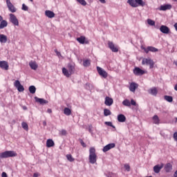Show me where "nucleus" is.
<instances>
[{"mask_svg": "<svg viewBox=\"0 0 177 177\" xmlns=\"http://www.w3.org/2000/svg\"><path fill=\"white\" fill-rule=\"evenodd\" d=\"M0 67L3 70H9V65L6 61H1L0 62Z\"/></svg>", "mask_w": 177, "mask_h": 177, "instance_id": "a211bd4d", "label": "nucleus"}, {"mask_svg": "<svg viewBox=\"0 0 177 177\" xmlns=\"http://www.w3.org/2000/svg\"><path fill=\"white\" fill-rule=\"evenodd\" d=\"M124 168H125L126 171H127L128 172H129V171H131V167L128 164L124 165Z\"/></svg>", "mask_w": 177, "mask_h": 177, "instance_id": "c03bdc74", "label": "nucleus"}, {"mask_svg": "<svg viewBox=\"0 0 177 177\" xmlns=\"http://www.w3.org/2000/svg\"><path fill=\"white\" fill-rule=\"evenodd\" d=\"M170 9H172V6L171 4H166V5H162L160 6L159 10H170Z\"/></svg>", "mask_w": 177, "mask_h": 177, "instance_id": "4468645a", "label": "nucleus"}, {"mask_svg": "<svg viewBox=\"0 0 177 177\" xmlns=\"http://www.w3.org/2000/svg\"><path fill=\"white\" fill-rule=\"evenodd\" d=\"M93 127H92V125H89L88 126V132H90V133H92V132H93Z\"/></svg>", "mask_w": 177, "mask_h": 177, "instance_id": "09e8293b", "label": "nucleus"}, {"mask_svg": "<svg viewBox=\"0 0 177 177\" xmlns=\"http://www.w3.org/2000/svg\"><path fill=\"white\" fill-rule=\"evenodd\" d=\"M14 86H15V88H17L18 92H24V86H23V85H21V84L20 83V81H19V80H16L15 82Z\"/></svg>", "mask_w": 177, "mask_h": 177, "instance_id": "39448f33", "label": "nucleus"}, {"mask_svg": "<svg viewBox=\"0 0 177 177\" xmlns=\"http://www.w3.org/2000/svg\"><path fill=\"white\" fill-rule=\"evenodd\" d=\"M141 49H142L143 50H145V53H148V50H149V47H147V48L142 46Z\"/></svg>", "mask_w": 177, "mask_h": 177, "instance_id": "864d4df0", "label": "nucleus"}, {"mask_svg": "<svg viewBox=\"0 0 177 177\" xmlns=\"http://www.w3.org/2000/svg\"><path fill=\"white\" fill-rule=\"evenodd\" d=\"M47 113H48L49 114H50V113H52V109H48L47 110Z\"/></svg>", "mask_w": 177, "mask_h": 177, "instance_id": "bf43d9fd", "label": "nucleus"}, {"mask_svg": "<svg viewBox=\"0 0 177 177\" xmlns=\"http://www.w3.org/2000/svg\"><path fill=\"white\" fill-rule=\"evenodd\" d=\"M45 15L46 17H48V19H53V17H55V12H53V11L46 10Z\"/></svg>", "mask_w": 177, "mask_h": 177, "instance_id": "aec40b11", "label": "nucleus"}, {"mask_svg": "<svg viewBox=\"0 0 177 177\" xmlns=\"http://www.w3.org/2000/svg\"><path fill=\"white\" fill-rule=\"evenodd\" d=\"M0 42L1 44H6L8 42V36L1 34L0 35Z\"/></svg>", "mask_w": 177, "mask_h": 177, "instance_id": "412c9836", "label": "nucleus"}, {"mask_svg": "<svg viewBox=\"0 0 177 177\" xmlns=\"http://www.w3.org/2000/svg\"><path fill=\"white\" fill-rule=\"evenodd\" d=\"M76 39L79 44H82V45H84V44H85V37H84V36L77 37Z\"/></svg>", "mask_w": 177, "mask_h": 177, "instance_id": "cd10ccee", "label": "nucleus"}, {"mask_svg": "<svg viewBox=\"0 0 177 177\" xmlns=\"http://www.w3.org/2000/svg\"><path fill=\"white\" fill-rule=\"evenodd\" d=\"M164 168V165L161 163L160 165H156L153 167V172L155 174H160L162 169Z\"/></svg>", "mask_w": 177, "mask_h": 177, "instance_id": "1a4fd4ad", "label": "nucleus"}, {"mask_svg": "<svg viewBox=\"0 0 177 177\" xmlns=\"http://www.w3.org/2000/svg\"><path fill=\"white\" fill-rule=\"evenodd\" d=\"M5 27H8V21H6V20H3L1 21L0 24V29L2 30L5 28Z\"/></svg>", "mask_w": 177, "mask_h": 177, "instance_id": "c85d7f7f", "label": "nucleus"}, {"mask_svg": "<svg viewBox=\"0 0 177 177\" xmlns=\"http://www.w3.org/2000/svg\"><path fill=\"white\" fill-rule=\"evenodd\" d=\"M105 125H107L108 127H111L114 129H115V126L113 125V123L111 122H105Z\"/></svg>", "mask_w": 177, "mask_h": 177, "instance_id": "a19ab883", "label": "nucleus"}, {"mask_svg": "<svg viewBox=\"0 0 177 177\" xmlns=\"http://www.w3.org/2000/svg\"><path fill=\"white\" fill-rule=\"evenodd\" d=\"M43 125H44V127H46V121L43 122Z\"/></svg>", "mask_w": 177, "mask_h": 177, "instance_id": "680f3d73", "label": "nucleus"}, {"mask_svg": "<svg viewBox=\"0 0 177 177\" xmlns=\"http://www.w3.org/2000/svg\"><path fill=\"white\" fill-rule=\"evenodd\" d=\"M23 109L24 110H27V106H24Z\"/></svg>", "mask_w": 177, "mask_h": 177, "instance_id": "69168bd1", "label": "nucleus"}, {"mask_svg": "<svg viewBox=\"0 0 177 177\" xmlns=\"http://www.w3.org/2000/svg\"><path fill=\"white\" fill-rule=\"evenodd\" d=\"M160 31L162 34H169V28L165 25H162L160 28Z\"/></svg>", "mask_w": 177, "mask_h": 177, "instance_id": "ddd939ff", "label": "nucleus"}, {"mask_svg": "<svg viewBox=\"0 0 177 177\" xmlns=\"http://www.w3.org/2000/svg\"><path fill=\"white\" fill-rule=\"evenodd\" d=\"M22 10H25V11L28 10V7L26 6V4L24 3L22 4Z\"/></svg>", "mask_w": 177, "mask_h": 177, "instance_id": "49530a36", "label": "nucleus"}, {"mask_svg": "<svg viewBox=\"0 0 177 177\" xmlns=\"http://www.w3.org/2000/svg\"><path fill=\"white\" fill-rule=\"evenodd\" d=\"M136 3H137L138 6H145V5H146V3H145L143 0H136Z\"/></svg>", "mask_w": 177, "mask_h": 177, "instance_id": "2f4dec72", "label": "nucleus"}, {"mask_svg": "<svg viewBox=\"0 0 177 177\" xmlns=\"http://www.w3.org/2000/svg\"><path fill=\"white\" fill-rule=\"evenodd\" d=\"M29 66L32 70H37L38 68V64L35 62H29Z\"/></svg>", "mask_w": 177, "mask_h": 177, "instance_id": "b1692460", "label": "nucleus"}, {"mask_svg": "<svg viewBox=\"0 0 177 177\" xmlns=\"http://www.w3.org/2000/svg\"><path fill=\"white\" fill-rule=\"evenodd\" d=\"M6 5L10 12L12 13H15L16 12L17 9L15 8V6H13L12 2H10V0H6Z\"/></svg>", "mask_w": 177, "mask_h": 177, "instance_id": "423d86ee", "label": "nucleus"}, {"mask_svg": "<svg viewBox=\"0 0 177 177\" xmlns=\"http://www.w3.org/2000/svg\"><path fill=\"white\" fill-rule=\"evenodd\" d=\"M91 88H92V84H88V83H87V84H86V89H91Z\"/></svg>", "mask_w": 177, "mask_h": 177, "instance_id": "de8ad7c7", "label": "nucleus"}, {"mask_svg": "<svg viewBox=\"0 0 177 177\" xmlns=\"http://www.w3.org/2000/svg\"><path fill=\"white\" fill-rule=\"evenodd\" d=\"M146 72L142 69H140V68L139 67H136L134 69H133V74L135 75H138V76H140V75H143V74H145Z\"/></svg>", "mask_w": 177, "mask_h": 177, "instance_id": "6e6552de", "label": "nucleus"}, {"mask_svg": "<svg viewBox=\"0 0 177 177\" xmlns=\"http://www.w3.org/2000/svg\"><path fill=\"white\" fill-rule=\"evenodd\" d=\"M118 121L119 122H125V121H127V118L125 117V115L120 114L118 115Z\"/></svg>", "mask_w": 177, "mask_h": 177, "instance_id": "5701e85b", "label": "nucleus"}, {"mask_svg": "<svg viewBox=\"0 0 177 177\" xmlns=\"http://www.w3.org/2000/svg\"><path fill=\"white\" fill-rule=\"evenodd\" d=\"M60 133L62 136H66L67 135V131L63 129L60 131Z\"/></svg>", "mask_w": 177, "mask_h": 177, "instance_id": "a18cd8bd", "label": "nucleus"}, {"mask_svg": "<svg viewBox=\"0 0 177 177\" xmlns=\"http://www.w3.org/2000/svg\"><path fill=\"white\" fill-rule=\"evenodd\" d=\"M3 19V18L2 17V16L0 15V21H1Z\"/></svg>", "mask_w": 177, "mask_h": 177, "instance_id": "0e129e2a", "label": "nucleus"}, {"mask_svg": "<svg viewBox=\"0 0 177 177\" xmlns=\"http://www.w3.org/2000/svg\"><path fill=\"white\" fill-rule=\"evenodd\" d=\"M149 52L156 53V52H158V50L156 47L148 46V53Z\"/></svg>", "mask_w": 177, "mask_h": 177, "instance_id": "c756f323", "label": "nucleus"}, {"mask_svg": "<svg viewBox=\"0 0 177 177\" xmlns=\"http://www.w3.org/2000/svg\"><path fill=\"white\" fill-rule=\"evenodd\" d=\"M80 143L83 147H86V145H85V142H84V140H81Z\"/></svg>", "mask_w": 177, "mask_h": 177, "instance_id": "6e6d98bb", "label": "nucleus"}, {"mask_svg": "<svg viewBox=\"0 0 177 177\" xmlns=\"http://www.w3.org/2000/svg\"><path fill=\"white\" fill-rule=\"evenodd\" d=\"M21 127L23 129H25V131H28V124H27V123H26V122H23L21 123Z\"/></svg>", "mask_w": 177, "mask_h": 177, "instance_id": "ea45409f", "label": "nucleus"}, {"mask_svg": "<svg viewBox=\"0 0 177 177\" xmlns=\"http://www.w3.org/2000/svg\"><path fill=\"white\" fill-rule=\"evenodd\" d=\"M138 84L135 82H132L129 85V91L131 92H135L136 89H138Z\"/></svg>", "mask_w": 177, "mask_h": 177, "instance_id": "f3484780", "label": "nucleus"}, {"mask_svg": "<svg viewBox=\"0 0 177 177\" xmlns=\"http://www.w3.org/2000/svg\"><path fill=\"white\" fill-rule=\"evenodd\" d=\"M36 91H37V88L34 86H30L29 87V92L30 93L34 94L35 93Z\"/></svg>", "mask_w": 177, "mask_h": 177, "instance_id": "4c0bfd02", "label": "nucleus"}, {"mask_svg": "<svg viewBox=\"0 0 177 177\" xmlns=\"http://www.w3.org/2000/svg\"><path fill=\"white\" fill-rule=\"evenodd\" d=\"M132 105V106H136V102H135V100H131V102H130V105Z\"/></svg>", "mask_w": 177, "mask_h": 177, "instance_id": "5fc2aeb1", "label": "nucleus"}, {"mask_svg": "<svg viewBox=\"0 0 177 177\" xmlns=\"http://www.w3.org/2000/svg\"><path fill=\"white\" fill-rule=\"evenodd\" d=\"M10 21H11L14 26H19V20L13 14H10Z\"/></svg>", "mask_w": 177, "mask_h": 177, "instance_id": "0eeeda50", "label": "nucleus"}, {"mask_svg": "<svg viewBox=\"0 0 177 177\" xmlns=\"http://www.w3.org/2000/svg\"><path fill=\"white\" fill-rule=\"evenodd\" d=\"M46 146L48 147H53L55 146V142H53V140L52 139L47 140Z\"/></svg>", "mask_w": 177, "mask_h": 177, "instance_id": "bb28decb", "label": "nucleus"}, {"mask_svg": "<svg viewBox=\"0 0 177 177\" xmlns=\"http://www.w3.org/2000/svg\"><path fill=\"white\" fill-rule=\"evenodd\" d=\"M74 70H75V68L74 67V65L71 64H68V71L70 72V74H74Z\"/></svg>", "mask_w": 177, "mask_h": 177, "instance_id": "a878e982", "label": "nucleus"}, {"mask_svg": "<svg viewBox=\"0 0 177 177\" xmlns=\"http://www.w3.org/2000/svg\"><path fill=\"white\" fill-rule=\"evenodd\" d=\"M174 64H176V66H177V62H174Z\"/></svg>", "mask_w": 177, "mask_h": 177, "instance_id": "338daca9", "label": "nucleus"}, {"mask_svg": "<svg viewBox=\"0 0 177 177\" xmlns=\"http://www.w3.org/2000/svg\"><path fill=\"white\" fill-rule=\"evenodd\" d=\"M83 66H84V67H89V66H91V60H89V59L84 60Z\"/></svg>", "mask_w": 177, "mask_h": 177, "instance_id": "7c9ffc66", "label": "nucleus"}, {"mask_svg": "<svg viewBox=\"0 0 177 177\" xmlns=\"http://www.w3.org/2000/svg\"><path fill=\"white\" fill-rule=\"evenodd\" d=\"M77 1L79 2L80 5H82L83 6H86V1H85V0H77Z\"/></svg>", "mask_w": 177, "mask_h": 177, "instance_id": "37998d69", "label": "nucleus"}, {"mask_svg": "<svg viewBox=\"0 0 177 177\" xmlns=\"http://www.w3.org/2000/svg\"><path fill=\"white\" fill-rule=\"evenodd\" d=\"M153 120L154 124H160V119L158 118V116L157 115H155L153 117Z\"/></svg>", "mask_w": 177, "mask_h": 177, "instance_id": "c9c22d12", "label": "nucleus"}, {"mask_svg": "<svg viewBox=\"0 0 177 177\" xmlns=\"http://www.w3.org/2000/svg\"><path fill=\"white\" fill-rule=\"evenodd\" d=\"M97 71L98 74L100 75V77H102V78H106L109 75V74L107 73V72H106V71H104L103 68L99 66H97Z\"/></svg>", "mask_w": 177, "mask_h": 177, "instance_id": "20e7f679", "label": "nucleus"}, {"mask_svg": "<svg viewBox=\"0 0 177 177\" xmlns=\"http://www.w3.org/2000/svg\"><path fill=\"white\" fill-rule=\"evenodd\" d=\"M113 102L114 101L113 100V98L110 97H105L104 104L106 106H111V104H113Z\"/></svg>", "mask_w": 177, "mask_h": 177, "instance_id": "dca6fc26", "label": "nucleus"}, {"mask_svg": "<svg viewBox=\"0 0 177 177\" xmlns=\"http://www.w3.org/2000/svg\"><path fill=\"white\" fill-rule=\"evenodd\" d=\"M1 177H8V174H6V172H3V173L1 174Z\"/></svg>", "mask_w": 177, "mask_h": 177, "instance_id": "4d7b16f0", "label": "nucleus"}, {"mask_svg": "<svg viewBox=\"0 0 177 177\" xmlns=\"http://www.w3.org/2000/svg\"><path fill=\"white\" fill-rule=\"evenodd\" d=\"M123 106H127V107H130L131 106V102H129V100H124L122 102Z\"/></svg>", "mask_w": 177, "mask_h": 177, "instance_id": "e433bc0d", "label": "nucleus"}, {"mask_svg": "<svg viewBox=\"0 0 177 177\" xmlns=\"http://www.w3.org/2000/svg\"><path fill=\"white\" fill-rule=\"evenodd\" d=\"M0 158H3V157L1 156V153H0Z\"/></svg>", "mask_w": 177, "mask_h": 177, "instance_id": "774afa93", "label": "nucleus"}, {"mask_svg": "<svg viewBox=\"0 0 177 177\" xmlns=\"http://www.w3.org/2000/svg\"><path fill=\"white\" fill-rule=\"evenodd\" d=\"M141 49H142L143 50H145V53H148V50H149V47H147V48L142 46Z\"/></svg>", "mask_w": 177, "mask_h": 177, "instance_id": "603ef678", "label": "nucleus"}, {"mask_svg": "<svg viewBox=\"0 0 177 177\" xmlns=\"http://www.w3.org/2000/svg\"><path fill=\"white\" fill-rule=\"evenodd\" d=\"M141 49H142L143 50H145V53H148V50H149V47H147V48L142 46Z\"/></svg>", "mask_w": 177, "mask_h": 177, "instance_id": "3c124183", "label": "nucleus"}, {"mask_svg": "<svg viewBox=\"0 0 177 177\" xmlns=\"http://www.w3.org/2000/svg\"><path fill=\"white\" fill-rule=\"evenodd\" d=\"M55 53H56L57 56H58V57H62V54L60 53V52L57 51V50H55Z\"/></svg>", "mask_w": 177, "mask_h": 177, "instance_id": "8fccbe9b", "label": "nucleus"}, {"mask_svg": "<svg viewBox=\"0 0 177 177\" xmlns=\"http://www.w3.org/2000/svg\"><path fill=\"white\" fill-rule=\"evenodd\" d=\"M100 2H101V3H106V0H99Z\"/></svg>", "mask_w": 177, "mask_h": 177, "instance_id": "052dcab7", "label": "nucleus"}, {"mask_svg": "<svg viewBox=\"0 0 177 177\" xmlns=\"http://www.w3.org/2000/svg\"><path fill=\"white\" fill-rule=\"evenodd\" d=\"M66 158L68 161H70V162H73L75 160L74 158H73V156H71V154L66 155Z\"/></svg>", "mask_w": 177, "mask_h": 177, "instance_id": "58836bf2", "label": "nucleus"}, {"mask_svg": "<svg viewBox=\"0 0 177 177\" xmlns=\"http://www.w3.org/2000/svg\"><path fill=\"white\" fill-rule=\"evenodd\" d=\"M88 161L90 164H96L97 161V156L96 155V149L94 147H91L89 149Z\"/></svg>", "mask_w": 177, "mask_h": 177, "instance_id": "f257e3e1", "label": "nucleus"}, {"mask_svg": "<svg viewBox=\"0 0 177 177\" xmlns=\"http://www.w3.org/2000/svg\"><path fill=\"white\" fill-rule=\"evenodd\" d=\"M35 100L37 103H39V104H47V103H48V100L39 98L38 97H35Z\"/></svg>", "mask_w": 177, "mask_h": 177, "instance_id": "2eb2a0df", "label": "nucleus"}, {"mask_svg": "<svg viewBox=\"0 0 177 177\" xmlns=\"http://www.w3.org/2000/svg\"><path fill=\"white\" fill-rule=\"evenodd\" d=\"M62 74H64V75H65V77H66L67 78H69V77H71V75H73L66 68H62Z\"/></svg>", "mask_w": 177, "mask_h": 177, "instance_id": "4be33fe9", "label": "nucleus"}, {"mask_svg": "<svg viewBox=\"0 0 177 177\" xmlns=\"http://www.w3.org/2000/svg\"><path fill=\"white\" fill-rule=\"evenodd\" d=\"M114 147H115V144L114 143L108 144L107 145L104 147L102 151H104V153H106V151H109V150H111V149H114Z\"/></svg>", "mask_w": 177, "mask_h": 177, "instance_id": "9b49d317", "label": "nucleus"}, {"mask_svg": "<svg viewBox=\"0 0 177 177\" xmlns=\"http://www.w3.org/2000/svg\"><path fill=\"white\" fill-rule=\"evenodd\" d=\"M104 115L105 117H107L109 115H111V111L108 109H104Z\"/></svg>", "mask_w": 177, "mask_h": 177, "instance_id": "473e14b6", "label": "nucleus"}, {"mask_svg": "<svg viewBox=\"0 0 177 177\" xmlns=\"http://www.w3.org/2000/svg\"><path fill=\"white\" fill-rule=\"evenodd\" d=\"M148 93L150 95H152V96H157V93H158V91H157V88L156 87L149 88L148 90Z\"/></svg>", "mask_w": 177, "mask_h": 177, "instance_id": "6ab92c4d", "label": "nucleus"}, {"mask_svg": "<svg viewBox=\"0 0 177 177\" xmlns=\"http://www.w3.org/2000/svg\"><path fill=\"white\" fill-rule=\"evenodd\" d=\"M142 64L143 66H149V68H154V61L151 58H144L142 61Z\"/></svg>", "mask_w": 177, "mask_h": 177, "instance_id": "7ed1b4c3", "label": "nucleus"}, {"mask_svg": "<svg viewBox=\"0 0 177 177\" xmlns=\"http://www.w3.org/2000/svg\"><path fill=\"white\" fill-rule=\"evenodd\" d=\"M147 23L149 26H155L156 22L153 20H151L150 19H147Z\"/></svg>", "mask_w": 177, "mask_h": 177, "instance_id": "79ce46f5", "label": "nucleus"}, {"mask_svg": "<svg viewBox=\"0 0 177 177\" xmlns=\"http://www.w3.org/2000/svg\"><path fill=\"white\" fill-rule=\"evenodd\" d=\"M17 153L15 151H6L1 153V157L3 158H8L9 157H16Z\"/></svg>", "mask_w": 177, "mask_h": 177, "instance_id": "f03ea898", "label": "nucleus"}, {"mask_svg": "<svg viewBox=\"0 0 177 177\" xmlns=\"http://www.w3.org/2000/svg\"><path fill=\"white\" fill-rule=\"evenodd\" d=\"M64 113L65 115H71V109H69L68 108H65L64 109Z\"/></svg>", "mask_w": 177, "mask_h": 177, "instance_id": "72a5a7b5", "label": "nucleus"}, {"mask_svg": "<svg viewBox=\"0 0 177 177\" xmlns=\"http://www.w3.org/2000/svg\"><path fill=\"white\" fill-rule=\"evenodd\" d=\"M174 89H175V91H177V84L175 85Z\"/></svg>", "mask_w": 177, "mask_h": 177, "instance_id": "e2e57ef3", "label": "nucleus"}, {"mask_svg": "<svg viewBox=\"0 0 177 177\" xmlns=\"http://www.w3.org/2000/svg\"><path fill=\"white\" fill-rule=\"evenodd\" d=\"M127 3L129 4L132 8H138V5L136 3V0H129Z\"/></svg>", "mask_w": 177, "mask_h": 177, "instance_id": "393cba45", "label": "nucleus"}, {"mask_svg": "<svg viewBox=\"0 0 177 177\" xmlns=\"http://www.w3.org/2000/svg\"><path fill=\"white\" fill-rule=\"evenodd\" d=\"M165 100H166L167 102H169V103H171V102H173L174 100V98L172 97V96L165 95Z\"/></svg>", "mask_w": 177, "mask_h": 177, "instance_id": "f704fd0d", "label": "nucleus"}, {"mask_svg": "<svg viewBox=\"0 0 177 177\" xmlns=\"http://www.w3.org/2000/svg\"><path fill=\"white\" fill-rule=\"evenodd\" d=\"M108 46L112 50V52L117 53L118 52V48L114 45V43L112 41H109L108 42Z\"/></svg>", "mask_w": 177, "mask_h": 177, "instance_id": "9d476101", "label": "nucleus"}, {"mask_svg": "<svg viewBox=\"0 0 177 177\" xmlns=\"http://www.w3.org/2000/svg\"><path fill=\"white\" fill-rule=\"evenodd\" d=\"M38 176H39V173H35L33 174V177H38Z\"/></svg>", "mask_w": 177, "mask_h": 177, "instance_id": "13d9d810", "label": "nucleus"}, {"mask_svg": "<svg viewBox=\"0 0 177 177\" xmlns=\"http://www.w3.org/2000/svg\"><path fill=\"white\" fill-rule=\"evenodd\" d=\"M163 167H164V169H165V172H167V174H169V173L172 172V169H173L172 164L167 163Z\"/></svg>", "mask_w": 177, "mask_h": 177, "instance_id": "f8f14e48", "label": "nucleus"}]
</instances>
